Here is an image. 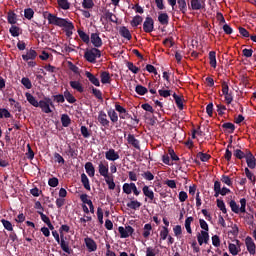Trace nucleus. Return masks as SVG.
Masks as SVG:
<instances>
[{
  "instance_id": "nucleus-1",
  "label": "nucleus",
  "mask_w": 256,
  "mask_h": 256,
  "mask_svg": "<svg viewBox=\"0 0 256 256\" xmlns=\"http://www.w3.org/2000/svg\"><path fill=\"white\" fill-rule=\"evenodd\" d=\"M44 19L48 20L49 25H56V27H68L69 29L73 28V22L69 19L59 18L56 15L45 12Z\"/></svg>"
},
{
  "instance_id": "nucleus-2",
  "label": "nucleus",
  "mask_w": 256,
  "mask_h": 256,
  "mask_svg": "<svg viewBox=\"0 0 256 256\" xmlns=\"http://www.w3.org/2000/svg\"><path fill=\"white\" fill-rule=\"evenodd\" d=\"M38 107H40L42 113H53L52 109H55V104L53 103V98L44 97L43 100H40L38 103Z\"/></svg>"
},
{
  "instance_id": "nucleus-3",
  "label": "nucleus",
  "mask_w": 256,
  "mask_h": 256,
  "mask_svg": "<svg viewBox=\"0 0 256 256\" xmlns=\"http://www.w3.org/2000/svg\"><path fill=\"white\" fill-rule=\"evenodd\" d=\"M84 58L88 63H97V59L101 58V50L98 48L86 49Z\"/></svg>"
},
{
  "instance_id": "nucleus-4",
  "label": "nucleus",
  "mask_w": 256,
  "mask_h": 256,
  "mask_svg": "<svg viewBox=\"0 0 256 256\" xmlns=\"http://www.w3.org/2000/svg\"><path fill=\"white\" fill-rule=\"evenodd\" d=\"M143 31L144 33H153V31H155V20H153L150 16L145 18L143 23Z\"/></svg>"
},
{
  "instance_id": "nucleus-5",
  "label": "nucleus",
  "mask_w": 256,
  "mask_h": 256,
  "mask_svg": "<svg viewBox=\"0 0 256 256\" xmlns=\"http://www.w3.org/2000/svg\"><path fill=\"white\" fill-rule=\"evenodd\" d=\"M245 245H246V249H247L248 253H250V255H255L256 246H255V242L253 241V238H251V236L246 237Z\"/></svg>"
},
{
  "instance_id": "nucleus-6",
  "label": "nucleus",
  "mask_w": 256,
  "mask_h": 256,
  "mask_svg": "<svg viewBox=\"0 0 256 256\" xmlns=\"http://www.w3.org/2000/svg\"><path fill=\"white\" fill-rule=\"evenodd\" d=\"M98 122L102 127H105V129H109V125L111 122H109V119H107V113L105 111H100L98 113Z\"/></svg>"
},
{
  "instance_id": "nucleus-7",
  "label": "nucleus",
  "mask_w": 256,
  "mask_h": 256,
  "mask_svg": "<svg viewBox=\"0 0 256 256\" xmlns=\"http://www.w3.org/2000/svg\"><path fill=\"white\" fill-rule=\"evenodd\" d=\"M245 159H246V163H247L249 169H255L256 158L251 151L246 150V158Z\"/></svg>"
},
{
  "instance_id": "nucleus-8",
  "label": "nucleus",
  "mask_w": 256,
  "mask_h": 256,
  "mask_svg": "<svg viewBox=\"0 0 256 256\" xmlns=\"http://www.w3.org/2000/svg\"><path fill=\"white\" fill-rule=\"evenodd\" d=\"M90 41L96 49H99V47H103V40L101 39V37H99V33H92L90 36Z\"/></svg>"
},
{
  "instance_id": "nucleus-9",
  "label": "nucleus",
  "mask_w": 256,
  "mask_h": 256,
  "mask_svg": "<svg viewBox=\"0 0 256 256\" xmlns=\"http://www.w3.org/2000/svg\"><path fill=\"white\" fill-rule=\"evenodd\" d=\"M58 245H60L62 251L64 253H67L68 255H71V248L69 247V242L65 241V236L63 234L60 235V241L58 242Z\"/></svg>"
},
{
  "instance_id": "nucleus-10",
  "label": "nucleus",
  "mask_w": 256,
  "mask_h": 256,
  "mask_svg": "<svg viewBox=\"0 0 256 256\" xmlns=\"http://www.w3.org/2000/svg\"><path fill=\"white\" fill-rule=\"evenodd\" d=\"M84 243L89 251V253H93L94 251H97V242L93 240V238L86 237L84 239Z\"/></svg>"
},
{
  "instance_id": "nucleus-11",
  "label": "nucleus",
  "mask_w": 256,
  "mask_h": 256,
  "mask_svg": "<svg viewBox=\"0 0 256 256\" xmlns=\"http://www.w3.org/2000/svg\"><path fill=\"white\" fill-rule=\"evenodd\" d=\"M98 171H99V174L101 175V177H104V179L110 177L109 176V164H107V162H106V165L103 164V162H100L98 165Z\"/></svg>"
},
{
  "instance_id": "nucleus-12",
  "label": "nucleus",
  "mask_w": 256,
  "mask_h": 256,
  "mask_svg": "<svg viewBox=\"0 0 256 256\" xmlns=\"http://www.w3.org/2000/svg\"><path fill=\"white\" fill-rule=\"evenodd\" d=\"M127 142H128V145H132V147H134V149L141 151V145L139 144V140L137 138H135V135L128 134Z\"/></svg>"
},
{
  "instance_id": "nucleus-13",
  "label": "nucleus",
  "mask_w": 256,
  "mask_h": 256,
  "mask_svg": "<svg viewBox=\"0 0 256 256\" xmlns=\"http://www.w3.org/2000/svg\"><path fill=\"white\" fill-rule=\"evenodd\" d=\"M240 243H241V241L236 240V244L238 247L233 243H229L228 249H229V253H231V255H233V256L239 255V252L241 251Z\"/></svg>"
},
{
  "instance_id": "nucleus-14",
  "label": "nucleus",
  "mask_w": 256,
  "mask_h": 256,
  "mask_svg": "<svg viewBox=\"0 0 256 256\" xmlns=\"http://www.w3.org/2000/svg\"><path fill=\"white\" fill-rule=\"evenodd\" d=\"M142 192L146 196L145 201H147V199L150 200V203L154 201V199H155V192H153V190H151V188H149V186L145 185L142 188Z\"/></svg>"
},
{
  "instance_id": "nucleus-15",
  "label": "nucleus",
  "mask_w": 256,
  "mask_h": 256,
  "mask_svg": "<svg viewBox=\"0 0 256 256\" xmlns=\"http://www.w3.org/2000/svg\"><path fill=\"white\" fill-rule=\"evenodd\" d=\"M105 157L107 161H117V159H119V153L111 148L105 152Z\"/></svg>"
},
{
  "instance_id": "nucleus-16",
  "label": "nucleus",
  "mask_w": 256,
  "mask_h": 256,
  "mask_svg": "<svg viewBox=\"0 0 256 256\" xmlns=\"http://www.w3.org/2000/svg\"><path fill=\"white\" fill-rule=\"evenodd\" d=\"M119 35H121L123 39H126V41H131V39H133L131 31H129L126 26H122L119 28Z\"/></svg>"
},
{
  "instance_id": "nucleus-17",
  "label": "nucleus",
  "mask_w": 256,
  "mask_h": 256,
  "mask_svg": "<svg viewBox=\"0 0 256 256\" xmlns=\"http://www.w3.org/2000/svg\"><path fill=\"white\" fill-rule=\"evenodd\" d=\"M85 76L90 81V83H92V85H95V87H101V82H99V78H96L93 73L86 71Z\"/></svg>"
},
{
  "instance_id": "nucleus-18",
  "label": "nucleus",
  "mask_w": 256,
  "mask_h": 256,
  "mask_svg": "<svg viewBox=\"0 0 256 256\" xmlns=\"http://www.w3.org/2000/svg\"><path fill=\"white\" fill-rule=\"evenodd\" d=\"M23 61H33L37 59V51L30 49L26 54L22 55Z\"/></svg>"
},
{
  "instance_id": "nucleus-19",
  "label": "nucleus",
  "mask_w": 256,
  "mask_h": 256,
  "mask_svg": "<svg viewBox=\"0 0 256 256\" xmlns=\"http://www.w3.org/2000/svg\"><path fill=\"white\" fill-rule=\"evenodd\" d=\"M158 21L160 25H164L165 27H167V25H169V14L160 12L158 14Z\"/></svg>"
},
{
  "instance_id": "nucleus-20",
  "label": "nucleus",
  "mask_w": 256,
  "mask_h": 256,
  "mask_svg": "<svg viewBox=\"0 0 256 256\" xmlns=\"http://www.w3.org/2000/svg\"><path fill=\"white\" fill-rule=\"evenodd\" d=\"M100 79H101V83L103 85H107V84L111 83V74L107 71H103L100 74Z\"/></svg>"
},
{
  "instance_id": "nucleus-21",
  "label": "nucleus",
  "mask_w": 256,
  "mask_h": 256,
  "mask_svg": "<svg viewBox=\"0 0 256 256\" xmlns=\"http://www.w3.org/2000/svg\"><path fill=\"white\" fill-rule=\"evenodd\" d=\"M85 171L89 177H95V166L92 162H86Z\"/></svg>"
},
{
  "instance_id": "nucleus-22",
  "label": "nucleus",
  "mask_w": 256,
  "mask_h": 256,
  "mask_svg": "<svg viewBox=\"0 0 256 256\" xmlns=\"http://www.w3.org/2000/svg\"><path fill=\"white\" fill-rule=\"evenodd\" d=\"M70 87L78 91V93H83L85 88H83V84L79 81H70Z\"/></svg>"
},
{
  "instance_id": "nucleus-23",
  "label": "nucleus",
  "mask_w": 256,
  "mask_h": 256,
  "mask_svg": "<svg viewBox=\"0 0 256 256\" xmlns=\"http://www.w3.org/2000/svg\"><path fill=\"white\" fill-rule=\"evenodd\" d=\"M177 5L180 13L183 15L187 14V1L185 0H177Z\"/></svg>"
},
{
  "instance_id": "nucleus-24",
  "label": "nucleus",
  "mask_w": 256,
  "mask_h": 256,
  "mask_svg": "<svg viewBox=\"0 0 256 256\" xmlns=\"http://www.w3.org/2000/svg\"><path fill=\"white\" fill-rule=\"evenodd\" d=\"M81 183L84 189H86L87 191H91V184H89V178L87 177V174H81Z\"/></svg>"
},
{
  "instance_id": "nucleus-25",
  "label": "nucleus",
  "mask_w": 256,
  "mask_h": 256,
  "mask_svg": "<svg viewBox=\"0 0 256 256\" xmlns=\"http://www.w3.org/2000/svg\"><path fill=\"white\" fill-rule=\"evenodd\" d=\"M210 66L215 69L217 67V53L215 51L209 52Z\"/></svg>"
},
{
  "instance_id": "nucleus-26",
  "label": "nucleus",
  "mask_w": 256,
  "mask_h": 256,
  "mask_svg": "<svg viewBox=\"0 0 256 256\" xmlns=\"http://www.w3.org/2000/svg\"><path fill=\"white\" fill-rule=\"evenodd\" d=\"M26 99L33 107H39V101L31 93H26Z\"/></svg>"
},
{
  "instance_id": "nucleus-27",
  "label": "nucleus",
  "mask_w": 256,
  "mask_h": 256,
  "mask_svg": "<svg viewBox=\"0 0 256 256\" xmlns=\"http://www.w3.org/2000/svg\"><path fill=\"white\" fill-rule=\"evenodd\" d=\"M190 3L192 11H199L203 9V4L201 0H191Z\"/></svg>"
},
{
  "instance_id": "nucleus-28",
  "label": "nucleus",
  "mask_w": 256,
  "mask_h": 256,
  "mask_svg": "<svg viewBox=\"0 0 256 256\" xmlns=\"http://www.w3.org/2000/svg\"><path fill=\"white\" fill-rule=\"evenodd\" d=\"M78 35H79L80 39H82L83 43H86V45H89L91 39L89 38V35L87 33H85V31L79 29Z\"/></svg>"
},
{
  "instance_id": "nucleus-29",
  "label": "nucleus",
  "mask_w": 256,
  "mask_h": 256,
  "mask_svg": "<svg viewBox=\"0 0 256 256\" xmlns=\"http://www.w3.org/2000/svg\"><path fill=\"white\" fill-rule=\"evenodd\" d=\"M89 89H91L92 94L94 95V97H96V99H98L99 101H103V92H101V90L90 86Z\"/></svg>"
},
{
  "instance_id": "nucleus-30",
  "label": "nucleus",
  "mask_w": 256,
  "mask_h": 256,
  "mask_svg": "<svg viewBox=\"0 0 256 256\" xmlns=\"http://www.w3.org/2000/svg\"><path fill=\"white\" fill-rule=\"evenodd\" d=\"M57 4L60 9H63L64 11L71 8V3H69V0H57Z\"/></svg>"
},
{
  "instance_id": "nucleus-31",
  "label": "nucleus",
  "mask_w": 256,
  "mask_h": 256,
  "mask_svg": "<svg viewBox=\"0 0 256 256\" xmlns=\"http://www.w3.org/2000/svg\"><path fill=\"white\" fill-rule=\"evenodd\" d=\"M64 99H66V101H68V103H77V98H75V96H73V94H71V92H69V90H66L64 92Z\"/></svg>"
},
{
  "instance_id": "nucleus-32",
  "label": "nucleus",
  "mask_w": 256,
  "mask_h": 256,
  "mask_svg": "<svg viewBox=\"0 0 256 256\" xmlns=\"http://www.w3.org/2000/svg\"><path fill=\"white\" fill-rule=\"evenodd\" d=\"M7 20L10 25H15V23H17V14L13 11H9L7 14Z\"/></svg>"
},
{
  "instance_id": "nucleus-33",
  "label": "nucleus",
  "mask_w": 256,
  "mask_h": 256,
  "mask_svg": "<svg viewBox=\"0 0 256 256\" xmlns=\"http://www.w3.org/2000/svg\"><path fill=\"white\" fill-rule=\"evenodd\" d=\"M151 231H153V226L151 224H145L144 225V231H143V238L144 239H149V236L151 235Z\"/></svg>"
},
{
  "instance_id": "nucleus-34",
  "label": "nucleus",
  "mask_w": 256,
  "mask_h": 256,
  "mask_svg": "<svg viewBox=\"0 0 256 256\" xmlns=\"http://www.w3.org/2000/svg\"><path fill=\"white\" fill-rule=\"evenodd\" d=\"M133 182L131 183H124L122 186V191L123 193H125L126 195H131V193H133Z\"/></svg>"
},
{
  "instance_id": "nucleus-35",
  "label": "nucleus",
  "mask_w": 256,
  "mask_h": 256,
  "mask_svg": "<svg viewBox=\"0 0 256 256\" xmlns=\"http://www.w3.org/2000/svg\"><path fill=\"white\" fill-rule=\"evenodd\" d=\"M143 23V17L136 15L130 22L131 27H139Z\"/></svg>"
},
{
  "instance_id": "nucleus-36",
  "label": "nucleus",
  "mask_w": 256,
  "mask_h": 256,
  "mask_svg": "<svg viewBox=\"0 0 256 256\" xmlns=\"http://www.w3.org/2000/svg\"><path fill=\"white\" fill-rule=\"evenodd\" d=\"M108 117L112 123H117V121H119V115H117V112H115L114 109L108 111Z\"/></svg>"
},
{
  "instance_id": "nucleus-37",
  "label": "nucleus",
  "mask_w": 256,
  "mask_h": 256,
  "mask_svg": "<svg viewBox=\"0 0 256 256\" xmlns=\"http://www.w3.org/2000/svg\"><path fill=\"white\" fill-rule=\"evenodd\" d=\"M173 99L175 100V103H176L178 109H179L180 111H183V109H184V106H183V99H182L179 95H177V94H175V93L173 94Z\"/></svg>"
},
{
  "instance_id": "nucleus-38",
  "label": "nucleus",
  "mask_w": 256,
  "mask_h": 256,
  "mask_svg": "<svg viewBox=\"0 0 256 256\" xmlns=\"http://www.w3.org/2000/svg\"><path fill=\"white\" fill-rule=\"evenodd\" d=\"M126 205H127V207H129V209H133L134 211H137V209H139L141 207V202H139L137 200H131Z\"/></svg>"
},
{
  "instance_id": "nucleus-39",
  "label": "nucleus",
  "mask_w": 256,
  "mask_h": 256,
  "mask_svg": "<svg viewBox=\"0 0 256 256\" xmlns=\"http://www.w3.org/2000/svg\"><path fill=\"white\" fill-rule=\"evenodd\" d=\"M135 92L137 93V95L143 96L146 95V93H148L149 90L145 86L139 84L135 87Z\"/></svg>"
},
{
  "instance_id": "nucleus-40",
  "label": "nucleus",
  "mask_w": 256,
  "mask_h": 256,
  "mask_svg": "<svg viewBox=\"0 0 256 256\" xmlns=\"http://www.w3.org/2000/svg\"><path fill=\"white\" fill-rule=\"evenodd\" d=\"M21 28L19 26L12 25L9 29V33L12 35V37H19L21 35Z\"/></svg>"
},
{
  "instance_id": "nucleus-41",
  "label": "nucleus",
  "mask_w": 256,
  "mask_h": 256,
  "mask_svg": "<svg viewBox=\"0 0 256 256\" xmlns=\"http://www.w3.org/2000/svg\"><path fill=\"white\" fill-rule=\"evenodd\" d=\"M62 127H69L71 125V118L67 114L61 116Z\"/></svg>"
},
{
  "instance_id": "nucleus-42",
  "label": "nucleus",
  "mask_w": 256,
  "mask_h": 256,
  "mask_svg": "<svg viewBox=\"0 0 256 256\" xmlns=\"http://www.w3.org/2000/svg\"><path fill=\"white\" fill-rule=\"evenodd\" d=\"M229 205L233 213H236V214L241 213V208H239V205L237 204V202H235V200H231Z\"/></svg>"
},
{
  "instance_id": "nucleus-43",
  "label": "nucleus",
  "mask_w": 256,
  "mask_h": 256,
  "mask_svg": "<svg viewBox=\"0 0 256 256\" xmlns=\"http://www.w3.org/2000/svg\"><path fill=\"white\" fill-rule=\"evenodd\" d=\"M245 175L247 177V179H249V181H251V183H253V185H255V182H256V177H255V174H253L251 172V170H249V168H245Z\"/></svg>"
},
{
  "instance_id": "nucleus-44",
  "label": "nucleus",
  "mask_w": 256,
  "mask_h": 256,
  "mask_svg": "<svg viewBox=\"0 0 256 256\" xmlns=\"http://www.w3.org/2000/svg\"><path fill=\"white\" fill-rule=\"evenodd\" d=\"M105 182L108 185V189H110V191L115 189V181L113 180V176H108L105 178Z\"/></svg>"
},
{
  "instance_id": "nucleus-45",
  "label": "nucleus",
  "mask_w": 256,
  "mask_h": 256,
  "mask_svg": "<svg viewBox=\"0 0 256 256\" xmlns=\"http://www.w3.org/2000/svg\"><path fill=\"white\" fill-rule=\"evenodd\" d=\"M34 15H35V11H33L32 8H26L24 10V17L25 19H28V21H31Z\"/></svg>"
},
{
  "instance_id": "nucleus-46",
  "label": "nucleus",
  "mask_w": 256,
  "mask_h": 256,
  "mask_svg": "<svg viewBox=\"0 0 256 256\" xmlns=\"http://www.w3.org/2000/svg\"><path fill=\"white\" fill-rule=\"evenodd\" d=\"M169 237V228L162 227L160 231V241H165Z\"/></svg>"
},
{
  "instance_id": "nucleus-47",
  "label": "nucleus",
  "mask_w": 256,
  "mask_h": 256,
  "mask_svg": "<svg viewBox=\"0 0 256 256\" xmlns=\"http://www.w3.org/2000/svg\"><path fill=\"white\" fill-rule=\"evenodd\" d=\"M191 223H193V217H188L185 220V228L187 233H189L191 235V233H193V230L191 229Z\"/></svg>"
},
{
  "instance_id": "nucleus-48",
  "label": "nucleus",
  "mask_w": 256,
  "mask_h": 256,
  "mask_svg": "<svg viewBox=\"0 0 256 256\" xmlns=\"http://www.w3.org/2000/svg\"><path fill=\"white\" fill-rule=\"evenodd\" d=\"M105 18L108 19V21H111V23H117L118 19L117 16L115 14H113V12H106L104 14Z\"/></svg>"
},
{
  "instance_id": "nucleus-49",
  "label": "nucleus",
  "mask_w": 256,
  "mask_h": 256,
  "mask_svg": "<svg viewBox=\"0 0 256 256\" xmlns=\"http://www.w3.org/2000/svg\"><path fill=\"white\" fill-rule=\"evenodd\" d=\"M217 207L222 211V213L227 214V207L225 206V202L221 199L216 200Z\"/></svg>"
},
{
  "instance_id": "nucleus-50",
  "label": "nucleus",
  "mask_w": 256,
  "mask_h": 256,
  "mask_svg": "<svg viewBox=\"0 0 256 256\" xmlns=\"http://www.w3.org/2000/svg\"><path fill=\"white\" fill-rule=\"evenodd\" d=\"M82 7L83 9H93L95 2H93V0H83Z\"/></svg>"
},
{
  "instance_id": "nucleus-51",
  "label": "nucleus",
  "mask_w": 256,
  "mask_h": 256,
  "mask_svg": "<svg viewBox=\"0 0 256 256\" xmlns=\"http://www.w3.org/2000/svg\"><path fill=\"white\" fill-rule=\"evenodd\" d=\"M197 157H199V159L202 161V163H207V161H209L211 159V155H209L207 153H203V152H199L197 154Z\"/></svg>"
},
{
  "instance_id": "nucleus-52",
  "label": "nucleus",
  "mask_w": 256,
  "mask_h": 256,
  "mask_svg": "<svg viewBox=\"0 0 256 256\" xmlns=\"http://www.w3.org/2000/svg\"><path fill=\"white\" fill-rule=\"evenodd\" d=\"M126 66L129 69V71H131L135 75H137V73H139V67L135 66V64H133V62H127Z\"/></svg>"
},
{
  "instance_id": "nucleus-53",
  "label": "nucleus",
  "mask_w": 256,
  "mask_h": 256,
  "mask_svg": "<svg viewBox=\"0 0 256 256\" xmlns=\"http://www.w3.org/2000/svg\"><path fill=\"white\" fill-rule=\"evenodd\" d=\"M197 237H200L205 244L209 243V232L201 231V233H198Z\"/></svg>"
},
{
  "instance_id": "nucleus-54",
  "label": "nucleus",
  "mask_w": 256,
  "mask_h": 256,
  "mask_svg": "<svg viewBox=\"0 0 256 256\" xmlns=\"http://www.w3.org/2000/svg\"><path fill=\"white\" fill-rule=\"evenodd\" d=\"M1 223L6 231H13V224L9 220L2 219Z\"/></svg>"
},
{
  "instance_id": "nucleus-55",
  "label": "nucleus",
  "mask_w": 256,
  "mask_h": 256,
  "mask_svg": "<svg viewBox=\"0 0 256 256\" xmlns=\"http://www.w3.org/2000/svg\"><path fill=\"white\" fill-rule=\"evenodd\" d=\"M21 83L23 86H25L26 89H31L33 87V84L31 83V80L28 77H23L21 79Z\"/></svg>"
},
{
  "instance_id": "nucleus-56",
  "label": "nucleus",
  "mask_w": 256,
  "mask_h": 256,
  "mask_svg": "<svg viewBox=\"0 0 256 256\" xmlns=\"http://www.w3.org/2000/svg\"><path fill=\"white\" fill-rule=\"evenodd\" d=\"M223 129H229L228 133H235V124L226 122L222 125Z\"/></svg>"
},
{
  "instance_id": "nucleus-57",
  "label": "nucleus",
  "mask_w": 256,
  "mask_h": 256,
  "mask_svg": "<svg viewBox=\"0 0 256 256\" xmlns=\"http://www.w3.org/2000/svg\"><path fill=\"white\" fill-rule=\"evenodd\" d=\"M234 157L236 159H245L247 157V153L241 151L240 149L234 150Z\"/></svg>"
},
{
  "instance_id": "nucleus-58",
  "label": "nucleus",
  "mask_w": 256,
  "mask_h": 256,
  "mask_svg": "<svg viewBox=\"0 0 256 256\" xmlns=\"http://www.w3.org/2000/svg\"><path fill=\"white\" fill-rule=\"evenodd\" d=\"M3 117L5 119L11 118V112L5 108H0V119H3Z\"/></svg>"
},
{
  "instance_id": "nucleus-59",
  "label": "nucleus",
  "mask_w": 256,
  "mask_h": 256,
  "mask_svg": "<svg viewBox=\"0 0 256 256\" xmlns=\"http://www.w3.org/2000/svg\"><path fill=\"white\" fill-rule=\"evenodd\" d=\"M221 192V182L215 181L214 182V197H219V193Z\"/></svg>"
},
{
  "instance_id": "nucleus-60",
  "label": "nucleus",
  "mask_w": 256,
  "mask_h": 256,
  "mask_svg": "<svg viewBox=\"0 0 256 256\" xmlns=\"http://www.w3.org/2000/svg\"><path fill=\"white\" fill-rule=\"evenodd\" d=\"M118 233H120L121 239H127V237H129V233H127L126 228L123 226L118 228Z\"/></svg>"
},
{
  "instance_id": "nucleus-61",
  "label": "nucleus",
  "mask_w": 256,
  "mask_h": 256,
  "mask_svg": "<svg viewBox=\"0 0 256 256\" xmlns=\"http://www.w3.org/2000/svg\"><path fill=\"white\" fill-rule=\"evenodd\" d=\"M52 99L56 103H65V96L63 94L53 95Z\"/></svg>"
},
{
  "instance_id": "nucleus-62",
  "label": "nucleus",
  "mask_w": 256,
  "mask_h": 256,
  "mask_svg": "<svg viewBox=\"0 0 256 256\" xmlns=\"http://www.w3.org/2000/svg\"><path fill=\"white\" fill-rule=\"evenodd\" d=\"M225 97V101L227 105H231L233 103V92H227L223 94Z\"/></svg>"
},
{
  "instance_id": "nucleus-63",
  "label": "nucleus",
  "mask_w": 256,
  "mask_h": 256,
  "mask_svg": "<svg viewBox=\"0 0 256 256\" xmlns=\"http://www.w3.org/2000/svg\"><path fill=\"white\" fill-rule=\"evenodd\" d=\"M232 229L228 232L230 235H233V237H237L239 235V227L237 224H231Z\"/></svg>"
},
{
  "instance_id": "nucleus-64",
  "label": "nucleus",
  "mask_w": 256,
  "mask_h": 256,
  "mask_svg": "<svg viewBox=\"0 0 256 256\" xmlns=\"http://www.w3.org/2000/svg\"><path fill=\"white\" fill-rule=\"evenodd\" d=\"M49 187H57L59 185V179L57 177L50 178L48 180Z\"/></svg>"
}]
</instances>
